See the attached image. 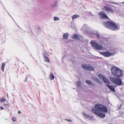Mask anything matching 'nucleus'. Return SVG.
Masks as SVG:
<instances>
[{"mask_svg":"<svg viewBox=\"0 0 124 124\" xmlns=\"http://www.w3.org/2000/svg\"><path fill=\"white\" fill-rule=\"evenodd\" d=\"M5 101V98H0V102H4Z\"/></svg>","mask_w":124,"mask_h":124,"instance_id":"20","label":"nucleus"},{"mask_svg":"<svg viewBox=\"0 0 124 124\" xmlns=\"http://www.w3.org/2000/svg\"><path fill=\"white\" fill-rule=\"evenodd\" d=\"M95 35L97 38H99L100 37V35L98 34H95Z\"/></svg>","mask_w":124,"mask_h":124,"instance_id":"25","label":"nucleus"},{"mask_svg":"<svg viewBox=\"0 0 124 124\" xmlns=\"http://www.w3.org/2000/svg\"><path fill=\"white\" fill-rule=\"evenodd\" d=\"M106 85L111 91H112L113 92L115 91V88L113 86L111 85Z\"/></svg>","mask_w":124,"mask_h":124,"instance_id":"12","label":"nucleus"},{"mask_svg":"<svg viewBox=\"0 0 124 124\" xmlns=\"http://www.w3.org/2000/svg\"><path fill=\"white\" fill-rule=\"evenodd\" d=\"M104 25L107 28L112 30H116L117 29V26L115 23L108 21L103 23Z\"/></svg>","mask_w":124,"mask_h":124,"instance_id":"3","label":"nucleus"},{"mask_svg":"<svg viewBox=\"0 0 124 124\" xmlns=\"http://www.w3.org/2000/svg\"><path fill=\"white\" fill-rule=\"evenodd\" d=\"M77 85L78 86H80V82H77Z\"/></svg>","mask_w":124,"mask_h":124,"instance_id":"23","label":"nucleus"},{"mask_svg":"<svg viewBox=\"0 0 124 124\" xmlns=\"http://www.w3.org/2000/svg\"><path fill=\"white\" fill-rule=\"evenodd\" d=\"M81 36H78L77 34H74L72 36V38L73 39H75L78 40H79L80 38L81 37Z\"/></svg>","mask_w":124,"mask_h":124,"instance_id":"13","label":"nucleus"},{"mask_svg":"<svg viewBox=\"0 0 124 124\" xmlns=\"http://www.w3.org/2000/svg\"><path fill=\"white\" fill-rule=\"evenodd\" d=\"M92 78L97 83H99L101 85V83L100 82L99 80L95 76H93L92 77Z\"/></svg>","mask_w":124,"mask_h":124,"instance_id":"11","label":"nucleus"},{"mask_svg":"<svg viewBox=\"0 0 124 124\" xmlns=\"http://www.w3.org/2000/svg\"><path fill=\"white\" fill-rule=\"evenodd\" d=\"M83 115L85 117H89V116L88 115H87L85 113H83Z\"/></svg>","mask_w":124,"mask_h":124,"instance_id":"22","label":"nucleus"},{"mask_svg":"<svg viewBox=\"0 0 124 124\" xmlns=\"http://www.w3.org/2000/svg\"><path fill=\"white\" fill-rule=\"evenodd\" d=\"M69 35V34L68 33H67V34L64 33L63 35V37L64 39H67L68 38Z\"/></svg>","mask_w":124,"mask_h":124,"instance_id":"17","label":"nucleus"},{"mask_svg":"<svg viewBox=\"0 0 124 124\" xmlns=\"http://www.w3.org/2000/svg\"><path fill=\"white\" fill-rule=\"evenodd\" d=\"M4 105L5 106H8L9 105L8 104L4 103Z\"/></svg>","mask_w":124,"mask_h":124,"instance_id":"26","label":"nucleus"},{"mask_svg":"<svg viewBox=\"0 0 124 124\" xmlns=\"http://www.w3.org/2000/svg\"><path fill=\"white\" fill-rule=\"evenodd\" d=\"M99 15L100 16L101 18L103 19H107L108 18V17L107 15L103 12H101L99 13Z\"/></svg>","mask_w":124,"mask_h":124,"instance_id":"10","label":"nucleus"},{"mask_svg":"<svg viewBox=\"0 0 124 124\" xmlns=\"http://www.w3.org/2000/svg\"><path fill=\"white\" fill-rule=\"evenodd\" d=\"M94 40H92L90 42V43L94 49L97 50L102 49L103 48L102 46L99 45Z\"/></svg>","mask_w":124,"mask_h":124,"instance_id":"5","label":"nucleus"},{"mask_svg":"<svg viewBox=\"0 0 124 124\" xmlns=\"http://www.w3.org/2000/svg\"><path fill=\"white\" fill-rule=\"evenodd\" d=\"M54 78L55 77L53 73L49 75V78L51 80L54 79Z\"/></svg>","mask_w":124,"mask_h":124,"instance_id":"15","label":"nucleus"},{"mask_svg":"<svg viewBox=\"0 0 124 124\" xmlns=\"http://www.w3.org/2000/svg\"><path fill=\"white\" fill-rule=\"evenodd\" d=\"M7 96L8 98V94H7Z\"/></svg>","mask_w":124,"mask_h":124,"instance_id":"30","label":"nucleus"},{"mask_svg":"<svg viewBox=\"0 0 124 124\" xmlns=\"http://www.w3.org/2000/svg\"><path fill=\"white\" fill-rule=\"evenodd\" d=\"M0 108L1 110H2L4 109L3 107L1 106H0Z\"/></svg>","mask_w":124,"mask_h":124,"instance_id":"27","label":"nucleus"},{"mask_svg":"<svg viewBox=\"0 0 124 124\" xmlns=\"http://www.w3.org/2000/svg\"><path fill=\"white\" fill-rule=\"evenodd\" d=\"M82 68L84 69H87L89 70H93L94 68L92 66L90 65H85L82 64L81 65Z\"/></svg>","mask_w":124,"mask_h":124,"instance_id":"8","label":"nucleus"},{"mask_svg":"<svg viewBox=\"0 0 124 124\" xmlns=\"http://www.w3.org/2000/svg\"><path fill=\"white\" fill-rule=\"evenodd\" d=\"M113 7L114 6L111 5H107L104 7L103 9L107 12L113 13L114 12V9L112 7Z\"/></svg>","mask_w":124,"mask_h":124,"instance_id":"6","label":"nucleus"},{"mask_svg":"<svg viewBox=\"0 0 124 124\" xmlns=\"http://www.w3.org/2000/svg\"><path fill=\"white\" fill-rule=\"evenodd\" d=\"M12 119L13 121H15L16 120V118L15 117H13L12 118Z\"/></svg>","mask_w":124,"mask_h":124,"instance_id":"24","label":"nucleus"},{"mask_svg":"<svg viewBox=\"0 0 124 124\" xmlns=\"http://www.w3.org/2000/svg\"><path fill=\"white\" fill-rule=\"evenodd\" d=\"M67 121H68L69 122H71L72 121L70 119H69L67 120Z\"/></svg>","mask_w":124,"mask_h":124,"instance_id":"28","label":"nucleus"},{"mask_svg":"<svg viewBox=\"0 0 124 124\" xmlns=\"http://www.w3.org/2000/svg\"><path fill=\"white\" fill-rule=\"evenodd\" d=\"M111 70L112 74L115 76L120 77L123 75L122 71L116 66H112Z\"/></svg>","mask_w":124,"mask_h":124,"instance_id":"2","label":"nucleus"},{"mask_svg":"<svg viewBox=\"0 0 124 124\" xmlns=\"http://www.w3.org/2000/svg\"><path fill=\"white\" fill-rule=\"evenodd\" d=\"M98 77L100 79H102L104 83L109 84H110V82L109 80L102 75L99 74L98 75Z\"/></svg>","mask_w":124,"mask_h":124,"instance_id":"7","label":"nucleus"},{"mask_svg":"<svg viewBox=\"0 0 124 124\" xmlns=\"http://www.w3.org/2000/svg\"><path fill=\"white\" fill-rule=\"evenodd\" d=\"M5 65V64L4 63H2L1 66V69L3 72L4 71V69Z\"/></svg>","mask_w":124,"mask_h":124,"instance_id":"16","label":"nucleus"},{"mask_svg":"<svg viewBox=\"0 0 124 124\" xmlns=\"http://www.w3.org/2000/svg\"><path fill=\"white\" fill-rule=\"evenodd\" d=\"M18 113L19 114H20L21 113V112L20 111H19L18 112Z\"/></svg>","mask_w":124,"mask_h":124,"instance_id":"29","label":"nucleus"},{"mask_svg":"<svg viewBox=\"0 0 124 124\" xmlns=\"http://www.w3.org/2000/svg\"><path fill=\"white\" fill-rule=\"evenodd\" d=\"M44 58L46 62L49 63L50 62V60L48 58L46 55L44 56Z\"/></svg>","mask_w":124,"mask_h":124,"instance_id":"14","label":"nucleus"},{"mask_svg":"<svg viewBox=\"0 0 124 124\" xmlns=\"http://www.w3.org/2000/svg\"><path fill=\"white\" fill-rule=\"evenodd\" d=\"M100 54L106 57H109L112 54V53L109 52L108 51H107V52H100Z\"/></svg>","mask_w":124,"mask_h":124,"instance_id":"9","label":"nucleus"},{"mask_svg":"<svg viewBox=\"0 0 124 124\" xmlns=\"http://www.w3.org/2000/svg\"><path fill=\"white\" fill-rule=\"evenodd\" d=\"M109 79L113 83L118 86L121 85L122 84V83L121 79L119 78L110 77Z\"/></svg>","mask_w":124,"mask_h":124,"instance_id":"4","label":"nucleus"},{"mask_svg":"<svg viewBox=\"0 0 124 124\" xmlns=\"http://www.w3.org/2000/svg\"><path fill=\"white\" fill-rule=\"evenodd\" d=\"M79 15L77 14H75L73 15L72 17V19H74L76 18L79 17Z\"/></svg>","mask_w":124,"mask_h":124,"instance_id":"18","label":"nucleus"},{"mask_svg":"<svg viewBox=\"0 0 124 124\" xmlns=\"http://www.w3.org/2000/svg\"><path fill=\"white\" fill-rule=\"evenodd\" d=\"M94 108H92V111L93 113L101 118L105 116V114L102 112L107 113L108 111L106 107L101 104H97L94 106Z\"/></svg>","mask_w":124,"mask_h":124,"instance_id":"1","label":"nucleus"},{"mask_svg":"<svg viewBox=\"0 0 124 124\" xmlns=\"http://www.w3.org/2000/svg\"><path fill=\"white\" fill-rule=\"evenodd\" d=\"M54 20L55 21L58 20H59V18L57 17H55L54 18Z\"/></svg>","mask_w":124,"mask_h":124,"instance_id":"21","label":"nucleus"},{"mask_svg":"<svg viewBox=\"0 0 124 124\" xmlns=\"http://www.w3.org/2000/svg\"><path fill=\"white\" fill-rule=\"evenodd\" d=\"M86 83L88 84L91 85H93V84L90 81L88 80L86 81Z\"/></svg>","mask_w":124,"mask_h":124,"instance_id":"19","label":"nucleus"}]
</instances>
